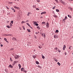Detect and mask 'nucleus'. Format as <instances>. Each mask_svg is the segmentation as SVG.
<instances>
[{
    "instance_id": "nucleus-1",
    "label": "nucleus",
    "mask_w": 73,
    "mask_h": 73,
    "mask_svg": "<svg viewBox=\"0 0 73 73\" xmlns=\"http://www.w3.org/2000/svg\"><path fill=\"white\" fill-rule=\"evenodd\" d=\"M59 1L61 3H62V4H63L64 5L65 4V2H64L62 1V0H59Z\"/></svg>"
},
{
    "instance_id": "nucleus-2",
    "label": "nucleus",
    "mask_w": 73,
    "mask_h": 73,
    "mask_svg": "<svg viewBox=\"0 0 73 73\" xmlns=\"http://www.w3.org/2000/svg\"><path fill=\"white\" fill-rule=\"evenodd\" d=\"M19 57V56L18 55H16L15 57V59H18Z\"/></svg>"
},
{
    "instance_id": "nucleus-3",
    "label": "nucleus",
    "mask_w": 73,
    "mask_h": 73,
    "mask_svg": "<svg viewBox=\"0 0 73 73\" xmlns=\"http://www.w3.org/2000/svg\"><path fill=\"white\" fill-rule=\"evenodd\" d=\"M49 24L47 22L46 23V27L47 28H49Z\"/></svg>"
},
{
    "instance_id": "nucleus-4",
    "label": "nucleus",
    "mask_w": 73,
    "mask_h": 73,
    "mask_svg": "<svg viewBox=\"0 0 73 73\" xmlns=\"http://www.w3.org/2000/svg\"><path fill=\"white\" fill-rule=\"evenodd\" d=\"M12 36V35L8 34L6 35V36Z\"/></svg>"
},
{
    "instance_id": "nucleus-5",
    "label": "nucleus",
    "mask_w": 73,
    "mask_h": 73,
    "mask_svg": "<svg viewBox=\"0 0 73 73\" xmlns=\"http://www.w3.org/2000/svg\"><path fill=\"white\" fill-rule=\"evenodd\" d=\"M45 13H46V12H42L41 13V15H43V14H45Z\"/></svg>"
},
{
    "instance_id": "nucleus-6",
    "label": "nucleus",
    "mask_w": 73,
    "mask_h": 73,
    "mask_svg": "<svg viewBox=\"0 0 73 73\" xmlns=\"http://www.w3.org/2000/svg\"><path fill=\"white\" fill-rule=\"evenodd\" d=\"M65 48H66V46L65 45H64L63 47V50H64L65 49Z\"/></svg>"
},
{
    "instance_id": "nucleus-7",
    "label": "nucleus",
    "mask_w": 73,
    "mask_h": 73,
    "mask_svg": "<svg viewBox=\"0 0 73 73\" xmlns=\"http://www.w3.org/2000/svg\"><path fill=\"white\" fill-rule=\"evenodd\" d=\"M8 68H13V66H12L11 65H10L8 66Z\"/></svg>"
},
{
    "instance_id": "nucleus-8",
    "label": "nucleus",
    "mask_w": 73,
    "mask_h": 73,
    "mask_svg": "<svg viewBox=\"0 0 73 73\" xmlns=\"http://www.w3.org/2000/svg\"><path fill=\"white\" fill-rule=\"evenodd\" d=\"M17 61H15L14 62L13 64H17Z\"/></svg>"
},
{
    "instance_id": "nucleus-9",
    "label": "nucleus",
    "mask_w": 73,
    "mask_h": 73,
    "mask_svg": "<svg viewBox=\"0 0 73 73\" xmlns=\"http://www.w3.org/2000/svg\"><path fill=\"white\" fill-rule=\"evenodd\" d=\"M14 7L15 8H16V9H19V8L18 7H16V6H14Z\"/></svg>"
},
{
    "instance_id": "nucleus-10",
    "label": "nucleus",
    "mask_w": 73,
    "mask_h": 73,
    "mask_svg": "<svg viewBox=\"0 0 73 73\" xmlns=\"http://www.w3.org/2000/svg\"><path fill=\"white\" fill-rule=\"evenodd\" d=\"M18 65L19 67V69H21V65L19 64Z\"/></svg>"
},
{
    "instance_id": "nucleus-11",
    "label": "nucleus",
    "mask_w": 73,
    "mask_h": 73,
    "mask_svg": "<svg viewBox=\"0 0 73 73\" xmlns=\"http://www.w3.org/2000/svg\"><path fill=\"white\" fill-rule=\"evenodd\" d=\"M42 35L44 37V38H45V33H43L42 34Z\"/></svg>"
},
{
    "instance_id": "nucleus-12",
    "label": "nucleus",
    "mask_w": 73,
    "mask_h": 73,
    "mask_svg": "<svg viewBox=\"0 0 73 73\" xmlns=\"http://www.w3.org/2000/svg\"><path fill=\"white\" fill-rule=\"evenodd\" d=\"M68 17H69L70 18H72V16H71V15H68Z\"/></svg>"
},
{
    "instance_id": "nucleus-13",
    "label": "nucleus",
    "mask_w": 73,
    "mask_h": 73,
    "mask_svg": "<svg viewBox=\"0 0 73 73\" xmlns=\"http://www.w3.org/2000/svg\"><path fill=\"white\" fill-rule=\"evenodd\" d=\"M42 58L43 59H44L45 58V56H43L42 54Z\"/></svg>"
},
{
    "instance_id": "nucleus-14",
    "label": "nucleus",
    "mask_w": 73,
    "mask_h": 73,
    "mask_svg": "<svg viewBox=\"0 0 73 73\" xmlns=\"http://www.w3.org/2000/svg\"><path fill=\"white\" fill-rule=\"evenodd\" d=\"M21 71H23V70H24V68H22L21 69Z\"/></svg>"
},
{
    "instance_id": "nucleus-15",
    "label": "nucleus",
    "mask_w": 73,
    "mask_h": 73,
    "mask_svg": "<svg viewBox=\"0 0 73 73\" xmlns=\"http://www.w3.org/2000/svg\"><path fill=\"white\" fill-rule=\"evenodd\" d=\"M59 32V31H58V30H56V33H58Z\"/></svg>"
},
{
    "instance_id": "nucleus-16",
    "label": "nucleus",
    "mask_w": 73,
    "mask_h": 73,
    "mask_svg": "<svg viewBox=\"0 0 73 73\" xmlns=\"http://www.w3.org/2000/svg\"><path fill=\"white\" fill-rule=\"evenodd\" d=\"M56 12H59L60 11H59V10H58V9H56Z\"/></svg>"
},
{
    "instance_id": "nucleus-17",
    "label": "nucleus",
    "mask_w": 73,
    "mask_h": 73,
    "mask_svg": "<svg viewBox=\"0 0 73 73\" xmlns=\"http://www.w3.org/2000/svg\"><path fill=\"white\" fill-rule=\"evenodd\" d=\"M13 40H16V38L15 37H13Z\"/></svg>"
},
{
    "instance_id": "nucleus-18",
    "label": "nucleus",
    "mask_w": 73,
    "mask_h": 73,
    "mask_svg": "<svg viewBox=\"0 0 73 73\" xmlns=\"http://www.w3.org/2000/svg\"><path fill=\"white\" fill-rule=\"evenodd\" d=\"M57 64L59 66H60V65H61V64H60V63H59V62L57 63Z\"/></svg>"
},
{
    "instance_id": "nucleus-19",
    "label": "nucleus",
    "mask_w": 73,
    "mask_h": 73,
    "mask_svg": "<svg viewBox=\"0 0 73 73\" xmlns=\"http://www.w3.org/2000/svg\"><path fill=\"white\" fill-rule=\"evenodd\" d=\"M55 38H58V35H55Z\"/></svg>"
},
{
    "instance_id": "nucleus-20",
    "label": "nucleus",
    "mask_w": 73,
    "mask_h": 73,
    "mask_svg": "<svg viewBox=\"0 0 73 73\" xmlns=\"http://www.w3.org/2000/svg\"><path fill=\"white\" fill-rule=\"evenodd\" d=\"M13 21H11V23H10V24H13Z\"/></svg>"
},
{
    "instance_id": "nucleus-21",
    "label": "nucleus",
    "mask_w": 73,
    "mask_h": 73,
    "mask_svg": "<svg viewBox=\"0 0 73 73\" xmlns=\"http://www.w3.org/2000/svg\"><path fill=\"white\" fill-rule=\"evenodd\" d=\"M27 31L28 32H31V30H30V29H27Z\"/></svg>"
},
{
    "instance_id": "nucleus-22",
    "label": "nucleus",
    "mask_w": 73,
    "mask_h": 73,
    "mask_svg": "<svg viewBox=\"0 0 73 73\" xmlns=\"http://www.w3.org/2000/svg\"><path fill=\"white\" fill-rule=\"evenodd\" d=\"M33 57L34 58H36V56L35 55H33Z\"/></svg>"
},
{
    "instance_id": "nucleus-23",
    "label": "nucleus",
    "mask_w": 73,
    "mask_h": 73,
    "mask_svg": "<svg viewBox=\"0 0 73 73\" xmlns=\"http://www.w3.org/2000/svg\"><path fill=\"white\" fill-rule=\"evenodd\" d=\"M30 14H31V13L30 12L28 13V14L27 15V16H29V15H30Z\"/></svg>"
},
{
    "instance_id": "nucleus-24",
    "label": "nucleus",
    "mask_w": 73,
    "mask_h": 73,
    "mask_svg": "<svg viewBox=\"0 0 73 73\" xmlns=\"http://www.w3.org/2000/svg\"><path fill=\"white\" fill-rule=\"evenodd\" d=\"M27 25L28 26H29V27H31V26L28 23H27Z\"/></svg>"
},
{
    "instance_id": "nucleus-25",
    "label": "nucleus",
    "mask_w": 73,
    "mask_h": 73,
    "mask_svg": "<svg viewBox=\"0 0 73 73\" xmlns=\"http://www.w3.org/2000/svg\"><path fill=\"white\" fill-rule=\"evenodd\" d=\"M68 19L67 17H65L64 19H65V20H66V19Z\"/></svg>"
},
{
    "instance_id": "nucleus-26",
    "label": "nucleus",
    "mask_w": 73,
    "mask_h": 73,
    "mask_svg": "<svg viewBox=\"0 0 73 73\" xmlns=\"http://www.w3.org/2000/svg\"><path fill=\"white\" fill-rule=\"evenodd\" d=\"M36 64H39V62H37V61H36Z\"/></svg>"
},
{
    "instance_id": "nucleus-27",
    "label": "nucleus",
    "mask_w": 73,
    "mask_h": 73,
    "mask_svg": "<svg viewBox=\"0 0 73 73\" xmlns=\"http://www.w3.org/2000/svg\"><path fill=\"white\" fill-rule=\"evenodd\" d=\"M6 27L7 28H10V27L9 26V25L7 26Z\"/></svg>"
},
{
    "instance_id": "nucleus-28",
    "label": "nucleus",
    "mask_w": 73,
    "mask_h": 73,
    "mask_svg": "<svg viewBox=\"0 0 73 73\" xmlns=\"http://www.w3.org/2000/svg\"><path fill=\"white\" fill-rule=\"evenodd\" d=\"M36 10L37 11H39V10H40V9L38 8H36Z\"/></svg>"
},
{
    "instance_id": "nucleus-29",
    "label": "nucleus",
    "mask_w": 73,
    "mask_h": 73,
    "mask_svg": "<svg viewBox=\"0 0 73 73\" xmlns=\"http://www.w3.org/2000/svg\"><path fill=\"white\" fill-rule=\"evenodd\" d=\"M58 52L60 53V52H61V50H59V49H58Z\"/></svg>"
},
{
    "instance_id": "nucleus-30",
    "label": "nucleus",
    "mask_w": 73,
    "mask_h": 73,
    "mask_svg": "<svg viewBox=\"0 0 73 73\" xmlns=\"http://www.w3.org/2000/svg\"><path fill=\"white\" fill-rule=\"evenodd\" d=\"M4 40H5L6 41H7V38H4Z\"/></svg>"
},
{
    "instance_id": "nucleus-31",
    "label": "nucleus",
    "mask_w": 73,
    "mask_h": 73,
    "mask_svg": "<svg viewBox=\"0 0 73 73\" xmlns=\"http://www.w3.org/2000/svg\"><path fill=\"white\" fill-rule=\"evenodd\" d=\"M55 1L57 3H58V0H55Z\"/></svg>"
},
{
    "instance_id": "nucleus-32",
    "label": "nucleus",
    "mask_w": 73,
    "mask_h": 73,
    "mask_svg": "<svg viewBox=\"0 0 73 73\" xmlns=\"http://www.w3.org/2000/svg\"><path fill=\"white\" fill-rule=\"evenodd\" d=\"M34 24H36V23H37V22H36V21H34Z\"/></svg>"
},
{
    "instance_id": "nucleus-33",
    "label": "nucleus",
    "mask_w": 73,
    "mask_h": 73,
    "mask_svg": "<svg viewBox=\"0 0 73 73\" xmlns=\"http://www.w3.org/2000/svg\"><path fill=\"white\" fill-rule=\"evenodd\" d=\"M37 29H40V27H37Z\"/></svg>"
},
{
    "instance_id": "nucleus-34",
    "label": "nucleus",
    "mask_w": 73,
    "mask_h": 73,
    "mask_svg": "<svg viewBox=\"0 0 73 73\" xmlns=\"http://www.w3.org/2000/svg\"><path fill=\"white\" fill-rule=\"evenodd\" d=\"M11 9L13 10H14L15 9L13 8L12 7H11Z\"/></svg>"
},
{
    "instance_id": "nucleus-35",
    "label": "nucleus",
    "mask_w": 73,
    "mask_h": 73,
    "mask_svg": "<svg viewBox=\"0 0 73 73\" xmlns=\"http://www.w3.org/2000/svg\"><path fill=\"white\" fill-rule=\"evenodd\" d=\"M23 72L25 73H27V71H26L25 70H23Z\"/></svg>"
},
{
    "instance_id": "nucleus-36",
    "label": "nucleus",
    "mask_w": 73,
    "mask_h": 73,
    "mask_svg": "<svg viewBox=\"0 0 73 73\" xmlns=\"http://www.w3.org/2000/svg\"><path fill=\"white\" fill-rule=\"evenodd\" d=\"M23 28L24 30H25V28H24V26H23Z\"/></svg>"
},
{
    "instance_id": "nucleus-37",
    "label": "nucleus",
    "mask_w": 73,
    "mask_h": 73,
    "mask_svg": "<svg viewBox=\"0 0 73 73\" xmlns=\"http://www.w3.org/2000/svg\"><path fill=\"white\" fill-rule=\"evenodd\" d=\"M55 50H56V51H57V49H58V48H55Z\"/></svg>"
},
{
    "instance_id": "nucleus-38",
    "label": "nucleus",
    "mask_w": 73,
    "mask_h": 73,
    "mask_svg": "<svg viewBox=\"0 0 73 73\" xmlns=\"http://www.w3.org/2000/svg\"><path fill=\"white\" fill-rule=\"evenodd\" d=\"M45 22H43L42 23V24H45Z\"/></svg>"
},
{
    "instance_id": "nucleus-39",
    "label": "nucleus",
    "mask_w": 73,
    "mask_h": 73,
    "mask_svg": "<svg viewBox=\"0 0 73 73\" xmlns=\"http://www.w3.org/2000/svg\"><path fill=\"white\" fill-rule=\"evenodd\" d=\"M35 25H36V26H38V24L37 23H36Z\"/></svg>"
},
{
    "instance_id": "nucleus-40",
    "label": "nucleus",
    "mask_w": 73,
    "mask_h": 73,
    "mask_svg": "<svg viewBox=\"0 0 73 73\" xmlns=\"http://www.w3.org/2000/svg\"><path fill=\"white\" fill-rule=\"evenodd\" d=\"M71 46H69V49H70V48H71Z\"/></svg>"
},
{
    "instance_id": "nucleus-41",
    "label": "nucleus",
    "mask_w": 73,
    "mask_h": 73,
    "mask_svg": "<svg viewBox=\"0 0 73 73\" xmlns=\"http://www.w3.org/2000/svg\"><path fill=\"white\" fill-rule=\"evenodd\" d=\"M25 23V22H24V21H22V23H22V24H23V23Z\"/></svg>"
},
{
    "instance_id": "nucleus-42",
    "label": "nucleus",
    "mask_w": 73,
    "mask_h": 73,
    "mask_svg": "<svg viewBox=\"0 0 73 73\" xmlns=\"http://www.w3.org/2000/svg\"><path fill=\"white\" fill-rule=\"evenodd\" d=\"M29 21H28V20H27V21H26L25 22V23L28 22Z\"/></svg>"
},
{
    "instance_id": "nucleus-43",
    "label": "nucleus",
    "mask_w": 73,
    "mask_h": 73,
    "mask_svg": "<svg viewBox=\"0 0 73 73\" xmlns=\"http://www.w3.org/2000/svg\"><path fill=\"white\" fill-rule=\"evenodd\" d=\"M6 41V42H7V43H8V44H9V42H8V41Z\"/></svg>"
},
{
    "instance_id": "nucleus-44",
    "label": "nucleus",
    "mask_w": 73,
    "mask_h": 73,
    "mask_svg": "<svg viewBox=\"0 0 73 73\" xmlns=\"http://www.w3.org/2000/svg\"><path fill=\"white\" fill-rule=\"evenodd\" d=\"M38 47L39 48H41V46H39Z\"/></svg>"
},
{
    "instance_id": "nucleus-45",
    "label": "nucleus",
    "mask_w": 73,
    "mask_h": 73,
    "mask_svg": "<svg viewBox=\"0 0 73 73\" xmlns=\"http://www.w3.org/2000/svg\"><path fill=\"white\" fill-rule=\"evenodd\" d=\"M6 7L7 9H9V8H8V7L6 6Z\"/></svg>"
},
{
    "instance_id": "nucleus-46",
    "label": "nucleus",
    "mask_w": 73,
    "mask_h": 73,
    "mask_svg": "<svg viewBox=\"0 0 73 73\" xmlns=\"http://www.w3.org/2000/svg\"><path fill=\"white\" fill-rule=\"evenodd\" d=\"M13 12H16V11H15V9L13 10Z\"/></svg>"
},
{
    "instance_id": "nucleus-47",
    "label": "nucleus",
    "mask_w": 73,
    "mask_h": 73,
    "mask_svg": "<svg viewBox=\"0 0 73 73\" xmlns=\"http://www.w3.org/2000/svg\"><path fill=\"white\" fill-rule=\"evenodd\" d=\"M37 2H40V1L39 0H37Z\"/></svg>"
},
{
    "instance_id": "nucleus-48",
    "label": "nucleus",
    "mask_w": 73,
    "mask_h": 73,
    "mask_svg": "<svg viewBox=\"0 0 73 73\" xmlns=\"http://www.w3.org/2000/svg\"><path fill=\"white\" fill-rule=\"evenodd\" d=\"M65 55H66V52H65V53H64Z\"/></svg>"
},
{
    "instance_id": "nucleus-49",
    "label": "nucleus",
    "mask_w": 73,
    "mask_h": 73,
    "mask_svg": "<svg viewBox=\"0 0 73 73\" xmlns=\"http://www.w3.org/2000/svg\"><path fill=\"white\" fill-rule=\"evenodd\" d=\"M53 9H55V7H53Z\"/></svg>"
},
{
    "instance_id": "nucleus-50",
    "label": "nucleus",
    "mask_w": 73,
    "mask_h": 73,
    "mask_svg": "<svg viewBox=\"0 0 73 73\" xmlns=\"http://www.w3.org/2000/svg\"><path fill=\"white\" fill-rule=\"evenodd\" d=\"M65 19H62V21H65Z\"/></svg>"
},
{
    "instance_id": "nucleus-51",
    "label": "nucleus",
    "mask_w": 73,
    "mask_h": 73,
    "mask_svg": "<svg viewBox=\"0 0 73 73\" xmlns=\"http://www.w3.org/2000/svg\"><path fill=\"white\" fill-rule=\"evenodd\" d=\"M10 27H12V24H10Z\"/></svg>"
},
{
    "instance_id": "nucleus-52",
    "label": "nucleus",
    "mask_w": 73,
    "mask_h": 73,
    "mask_svg": "<svg viewBox=\"0 0 73 73\" xmlns=\"http://www.w3.org/2000/svg\"><path fill=\"white\" fill-rule=\"evenodd\" d=\"M19 29H20V30H21V27H20Z\"/></svg>"
},
{
    "instance_id": "nucleus-53",
    "label": "nucleus",
    "mask_w": 73,
    "mask_h": 73,
    "mask_svg": "<svg viewBox=\"0 0 73 73\" xmlns=\"http://www.w3.org/2000/svg\"><path fill=\"white\" fill-rule=\"evenodd\" d=\"M10 61H12V59H11V58H10Z\"/></svg>"
},
{
    "instance_id": "nucleus-54",
    "label": "nucleus",
    "mask_w": 73,
    "mask_h": 73,
    "mask_svg": "<svg viewBox=\"0 0 73 73\" xmlns=\"http://www.w3.org/2000/svg\"><path fill=\"white\" fill-rule=\"evenodd\" d=\"M1 46H3V44H1Z\"/></svg>"
},
{
    "instance_id": "nucleus-55",
    "label": "nucleus",
    "mask_w": 73,
    "mask_h": 73,
    "mask_svg": "<svg viewBox=\"0 0 73 73\" xmlns=\"http://www.w3.org/2000/svg\"><path fill=\"white\" fill-rule=\"evenodd\" d=\"M30 27L31 28V29H32V27H31V26H30V27Z\"/></svg>"
},
{
    "instance_id": "nucleus-56",
    "label": "nucleus",
    "mask_w": 73,
    "mask_h": 73,
    "mask_svg": "<svg viewBox=\"0 0 73 73\" xmlns=\"http://www.w3.org/2000/svg\"><path fill=\"white\" fill-rule=\"evenodd\" d=\"M36 33V34H38V33Z\"/></svg>"
},
{
    "instance_id": "nucleus-57",
    "label": "nucleus",
    "mask_w": 73,
    "mask_h": 73,
    "mask_svg": "<svg viewBox=\"0 0 73 73\" xmlns=\"http://www.w3.org/2000/svg\"><path fill=\"white\" fill-rule=\"evenodd\" d=\"M55 61H56V62H57V60H55Z\"/></svg>"
},
{
    "instance_id": "nucleus-58",
    "label": "nucleus",
    "mask_w": 73,
    "mask_h": 73,
    "mask_svg": "<svg viewBox=\"0 0 73 73\" xmlns=\"http://www.w3.org/2000/svg\"><path fill=\"white\" fill-rule=\"evenodd\" d=\"M54 38H55V35H54Z\"/></svg>"
},
{
    "instance_id": "nucleus-59",
    "label": "nucleus",
    "mask_w": 73,
    "mask_h": 73,
    "mask_svg": "<svg viewBox=\"0 0 73 73\" xmlns=\"http://www.w3.org/2000/svg\"><path fill=\"white\" fill-rule=\"evenodd\" d=\"M12 3H13L12 2H11V4H12Z\"/></svg>"
},
{
    "instance_id": "nucleus-60",
    "label": "nucleus",
    "mask_w": 73,
    "mask_h": 73,
    "mask_svg": "<svg viewBox=\"0 0 73 73\" xmlns=\"http://www.w3.org/2000/svg\"><path fill=\"white\" fill-rule=\"evenodd\" d=\"M55 17H57V16H55Z\"/></svg>"
},
{
    "instance_id": "nucleus-61",
    "label": "nucleus",
    "mask_w": 73,
    "mask_h": 73,
    "mask_svg": "<svg viewBox=\"0 0 73 73\" xmlns=\"http://www.w3.org/2000/svg\"><path fill=\"white\" fill-rule=\"evenodd\" d=\"M38 33H40V32H38Z\"/></svg>"
},
{
    "instance_id": "nucleus-62",
    "label": "nucleus",
    "mask_w": 73,
    "mask_h": 73,
    "mask_svg": "<svg viewBox=\"0 0 73 73\" xmlns=\"http://www.w3.org/2000/svg\"><path fill=\"white\" fill-rule=\"evenodd\" d=\"M0 39L1 40V38H0Z\"/></svg>"
},
{
    "instance_id": "nucleus-63",
    "label": "nucleus",
    "mask_w": 73,
    "mask_h": 73,
    "mask_svg": "<svg viewBox=\"0 0 73 73\" xmlns=\"http://www.w3.org/2000/svg\"><path fill=\"white\" fill-rule=\"evenodd\" d=\"M72 38H73V36L72 37Z\"/></svg>"
},
{
    "instance_id": "nucleus-64",
    "label": "nucleus",
    "mask_w": 73,
    "mask_h": 73,
    "mask_svg": "<svg viewBox=\"0 0 73 73\" xmlns=\"http://www.w3.org/2000/svg\"><path fill=\"white\" fill-rule=\"evenodd\" d=\"M5 71H6V70H5Z\"/></svg>"
}]
</instances>
